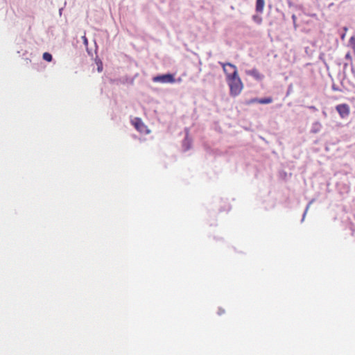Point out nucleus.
Masks as SVG:
<instances>
[{
	"label": "nucleus",
	"instance_id": "16",
	"mask_svg": "<svg viewBox=\"0 0 355 355\" xmlns=\"http://www.w3.org/2000/svg\"><path fill=\"white\" fill-rule=\"evenodd\" d=\"M316 125L318 126V127L320 126V125L319 123H317Z\"/></svg>",
	"mask_w": 355,
	"mask_h": 355
},
{
	"label": "nucleus",
	"instance_id": "9",
	"mask_svg": "<svg viewBox=\"0 0 355 355\" xmlns=\"http://www.w3.org/2000/svg\"><path fill=\"white\" fill-rule=\"evenodd\" d=\"M349 44L355 53V37H352L349 39Z\"/></svg>",
	"mask_w": 355,
	"mask_h": 355
},
{
	"label": "nucleus",
	"instance_id": "1",
	"mask_svg": "<svg viewBox=\"0 0 355 355\" xmlns=\"http://www.w3.org/2000/svg\"><path fill=\"white\" fill-rule=\"evenodd\" d=\"M225 74L226 82L230 87V94L232 96L239 95L243 89V84L239 76L237 68L231 63H220Z\"/></svg>",
	"mask_w": 355,
	"mask_h": 355
},
{
	"label": "nucleus",
	"instance_id": "14",
	"mask_svg": "<svg viewBox=\"0 0 355 355\" xmlns=\"http://www.w3.org/2000/svg\"><path fill=\"white\" fill-rule=\"evenodd\" d=\"M225 313V311H224V310H223V309H219V311H218V314H219V315H220V314H222V313Z\"/></svg>",
	"mask_w": 355,
	"mask_h": 355
},
{
	"label": "nucleus",
	"instance_id": "6",
	"mask_svg": "<svg viewBox=\"0 0 355 355\" xmlns=\"http://www.w3.org/2000/svg\"><path fill=\"white\" fill-rule=\"evenodd\" d=\"M272 99L271 98H253L251 102H258L261 104H268L272 103Z\"/></svg>",
	"mask_w": 355,
	"mask_h": 355
},
{
	"label": "nucleus",
	"instance_id": "4",
	"mask_svg": "<svg viewBox=\"0 0 355 355\" xmlns=\"http://www.w3.org/2000/svg\"><path fill=\"white\" fill-rule=\"evenodd\" d=\"M132 124L135 126V129L140 132H148L149 130H147L146 126L142 122V121L139 118H135L132 120Z\"/></svg>",
	"mask_w": 355,
	"mask_h": 355
},
{
	"label": "nucleus",
	"instance_id": "2",
	"mask_svg": "<svg viewBox=\"0 0 355 355\" xmlns=\"http://www.w3.org/2000/svg\"><path fill=\"white\" fill-rule=\"evenodd\" d=\"M153 80L155 83H174L175 82L174 76L170 73L155 76L153 78Z\"/></svg>",
	"mask_w": 355,
	"mask_h": 355
},
{
	"label": "nucleus",
	"instance_id": "3",
	"mask_svg": "<svg viewBox=\"0 0 355 355\" xmlns=\"http://www.w3.org/2000/svg\"><path fill=\"white\" fill-rule=\"evenodd\" d=\"M336 109L343 119L347 117L349 114V107L347 104L343 103L338 105Z\"/></svg>",
	"mask_w": 355,
	"mask_h": 355
},
{
	"label": "nucleus",
	"instance_id": "15",
	"mask_svg": "<svg viewBox=\"0 0 355 355\" xmlns=\"http://www.w3.org/2000/svg\"><path fill=\"white\" fill-rule=\"evenodd\" d=\"M178 82H181V78H179V79L178 80Z\"/></svg>",
	"mask_w": 355,
	"mask_h": 355
},
{
	"label": "nucleus",
	"instance_id": "13",
	"mask_svg": "<svg viewBox=\"0 0 355 355\" xmlns=\"http://www.w3.org/2000/svg\"><path fill=\"white\" fill-rule=\"evenodd\" d=\"M292 19H293V22L295 23L296 21V16L295 15H293Z\"/></svg>",
	"mask_w": 355,
	"mask_h": 355
},
{
	"label": "nucleus",
	"instance_id": "7",
	"mask_svg": "<svg viewBox=\"0 0 355 355\" xmlns=\"http://www.w3.org/2000/svg\"><path fill=\"white\" fill-rule=\"evenodd\" d=\"M264 5V0H257L256 10L259 12H262L263 10Z\"/></svg>",
	"mask_w": 355,
	"mask_h": 355
},
{
	"label": "nucleus",
	"instance_id": "5",
	"mask_svg": "<svg viewBox=\"0 0 355 355\" xmlns=\"http://www.w3.org/2000/svg\"><path fill=\"white\" fill-rule=\"evenodd\" d=\"M245 73L254 77L257 80H261L263 78V76L257 69L246 70Z\"/></svg>",
	"mask_w": 355,
	"mask_h": 355
},
{
	"label": "nucleus",
	"instance_id": "8",
	"mask_svg": "<svg viewBox=\"0 0 355 355\" xmlns=\"http://www.w3.org/2000/svg\"><path fill=\"white\" fill-rule=\"evenodd\" d=\"M43 59L46 61L51 62L52 60V55L49 53H44L43 54Z\"/></svg>",
	"mask_w": 355,
	"mask_h": 355
},
{
	"label": "nucleus",
	"instance_id": "12",
	"mask_svg": "<svg viewBox=\"0 0 355 355\" xmlns=\"http://www.w3.org/2000/svg\"><path fill=\"white\" fill-rule=\"evenodd\" d=\"M254 20H256L258 23L261 22V19L257 17H254Z\"/></svg>",
	"mask_w": 355,
	"mask_h": 355
},
{
	"label": "nucleus",
	"instance_id": "10",
	"mask_svg": "<svg viewBox=\"0 0 355 355\" xmlns=\"http://www.w3.org/2000/svg\"><path fill=\"white\" fill-rule=\"evenodd\" d=\"M82 39L83 40V43L85 46H87L88 45V40L87 39V37L84 35L82 37Z\"/></svg>",
	"mask_w": 355,
	"mask_h": 355
},
{
	"label": "nucleus",
	"instance_id": "11",
	"mask_svg": "<svg viewBox=\"0 0 355 355\" xmlns=\"http://www.w3.org/2000/svg\"><path fill=\"white\" fill-rule=\"evenodd\" d=\"M103 69V67H102V64L101 63V64L98 67V72H101Z\"/></svg>",
	"mask_w": 355,
	"mask_h": 355
}]
</instances>
